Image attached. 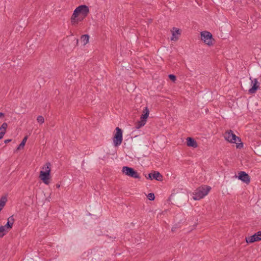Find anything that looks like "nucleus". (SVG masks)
<instances>
[{"instance_id":"4468645a","label":"nucleus","mask_w":261,"mask_h":261,"mask_svg":"<svg viewBox=\"0 0 261 261\" xmlns=\"http://www.w3.org/2000/svg\"><path fill=\"white\" fill-rule=\"evenodd\" d=\"M15 221V220L13 218V216H11L8 218V221L6 224L4 226L5 228H7L8 229H10L12 228L13 223Z\"/></svg>"},{"instance_id":"412c9836","label":"nucleus","mask_w":261,"mask_h":261,"mask_svg":"<svg viewBox=\"0 0 261 261\" xmlns=\"http://www.w3.org/2000/svg\"><path fill=\"white\" fill-rule=\"evenodd\" d=\"M37 122L40 124H42L44 122V119L42 116H38L37 118Z\"/></svg>"},{"instance_id":"f8f14e48","label":"nucleus","mask_w":261,"mask_h":261,"mask_svg":"<svg viewBox=\"0 0 261 261\" xmlns=\"http://www.w3.org/2000/svg\"><path fill=\"white\" fill-rule=\"evenodd\" d=\"M252 87L249 90L250 93H254L259 87V83L256 79L252 81Z\"/></svg>"},{"instance_id":"39448f33","label":"nucleus","mask_w":261,"mask_h":261,"mask_svg":"<svg viewBox=\"0 0 261 261\" xmlns=\"http://www.w3.org/2000/svg\"><path fill=\"white\" fill-rule=\"evenodd\" d=\"M201 39L205 44L208 46L213 45L214 43V39L213 38L212 35L207 31L201 33Z\"/></svg>"},{"instance_id":"b1692460","label":"nucleus","mask_w":261,"mask_h":261,"mask_svg":"<svg viewBox=\"0 0 261 261\" xmlns=\"http://www.w3.org/2000/svg\"><path fill=\"white\" fill-rule=\"evenodd\" d=\"M169 77L170 78V79L171 80H172V81L174 82L176 80V77L175 75H173V74H170L169 75Z\"/></svg>"},{"instance_id":"f257e3e1","label":"nucleus","mask_w":261,"mask_h":261,"mask_svg":"<svg viewBox=\"0 0 261 261\" xmlns=\"http://www.w3.org/2000/svg\"><path fill=\"white\" fill-rule=\"evenodd\" d=\"M89 12V8L85 5H82L76 7L71 17V24L72 25L78 24L87 16Z\"/></svg>"},{"instance_id":"9b49d317","label":"nucleus","mask_w":261,"mask_h":261,"mask_svg":"<svg viewBox=\"0 0 261 261\" xmlns=\"http://www.w3.org/2000/svg\"><path fill=\"white\" fill-rule=\"evenodd\" d=\"M172 36L171 38L172 41H177L178 39L179 36L180 34V31L179 29L174 28L171 31Z\"/></svg>"},{"instance_id":"aec40b11","label":"nucleus","mask_w":261,"mask_h":261,"mask_svg":"<svg viewBox=\"0 0 261 261\" xmlns=\"http://www.w3.org/2000/svg\"><path fill=\"white\" fill-rule=\"evenodd\" d=\"M5 226H1L0 227V238H2L5 234Z\"/></svg>"},{"instance_id":"f3484780","label":"nucleus","mask_w":261,"mask_h":261,"mask_svg":"<svg viewBox=\"0 0 261 261\" xmlns=\"http://www.w3.org/2000/svg\"><path fill=\"white\" fill-rule=\"evenodd\" d=\"M81 42L83 43V45H86L89 40V36L88 35H83L81 36Z\"/></svg>"},{"instance_id":"cd10ccee","label":"nucleus","mask_w":261,"mask_h":261,"mask_svg":"<svg viewBox=\"0 0 261 261\" xmlns=\"http://www.w3.org/2000/svg\"><path fill=\"white\" fill-rule=\"evenodd\" d=\"M260 148H261V146H259V147H258V148H257V151H259V150L260 149Z\"/></svg>"},{"instance_id":"dca6fc26","label":"nucleus","mask_w":261,"mask_h":261,"mask_svg":"<svg viewBox=\"0 0 261 261\" xmlns=\"http://www.w3.org/2000/svg\"><path fill=\"white\" fill-rule=\"evenodd\" d=\"M187 144L188 146L196 147V142L191 138H188L187 139Z\"/></svg>"},{"instance_id":"bb28decb","label":"nucleus","mask_w":261,"mask_h":261,"mask_svg":"<svg viewBox=\"0 0 261 261\" xmlns=\"http://www.w3.org/2000/svg\"><path fill=\"white\" fill-rule=\"evenodd\" d=\"M60 185H58V184L56 185V187H57V188H60Z\"/></svg>"},{"instance_id":"9d476101","label":"nucleus","mask_w":261,"mask_h":261,"mask_svg":"<svg viewBox=\"0 0 261 261\" xmlns=\"http://www.w3.org/2000/svg\"><path fill=\"white\" fill-rule=\"evenodd\" d=\"M115 134V146L119 145L122 141V130L119 127L116 128Z\"/></svg>"},{"instance_id":"1a4fd4ad","label":"nucleus","mask_w":261,"mask_h":261,"mask_svg":"<svg viewBox=\"0 0 261 261\" xmlns=\"http://www.w3.org/2000/svg\"><path fill=\"white\" fill-rule=\"evenodd\" d=\"M147 179L150 180L155 179L158 181L163 180V176L158 171H153L148 174V176H146Z\"/></svg>"},{"instance_id":"4be33fe9","label":"nucleus","mask_w":261,"mask_h":261,"mask_svg":"<svg viewBox=\"0 0 261 261\" xmlns=\"http://www.w3.org/2000/svg\"><path fill=\"white\" fill-rule=\"evenodd\" d=\"M147 198L149 200H153L155 198L154 194L152 193H149Z\"/></svg>"},{"instance_id":"a878e982","label":"nucleus","mask_w":261,"mask_h":261,"mask_svg":"<svg viewBox=\"0 0 261 261\" xmlns=\"http://www.w3.org/2000/svg\"><path fill=\"white\" fill-rule=\"evenodd\" d=\"M4 116V114L3 113L0 112V118Z\"/></svg>"},{"instance_id":"2eb2a0df","label":"nucleus","mask_w":261,"mask_h":261,"mask_svg":"<svg viewBox=\"0 0 261 261\" xmlns=\"http://www.w3.org/2000/svg\"><path fill=\"white\" fill-rule=\"evenodd\" d=\"M245 240L247 243H252L255 242L259 241L255 233L252 236L246 237Z\"/></svg>"},{"instance_id":"5701e85b","label":"nucleus","mask_w":261,"mask_h":261,"mask_svg":"<svg viewBox=\"0 0 261 261\" xmlns=\"http://www.w3.org/2000/svg\"><path fill=\"white\" fill-rule=\"evenodd\" d=\"M255 234L257 238H258V240H261V231L257 232L256 233H255Z\"/></svg>"},{"instance_id":"c85d7f7f","label":"nucleus","mask_w":261,"mask_h":261,"mask_svg":"<svg viewBox=\"0 0 261 261\" xmlns=\"http://www.w3.org/2000/svg\"><path fill=\"white\" fill-rule=\"evenodd\" d=\"M113 141L114 142V136L112 138Z\"/></svg>"},{"instance_id":"393cba45","label":"nucleus","mask_w":261,"mask_h":261,"mask_svg":"<svg viewBox=\"0 0 261 261\" xmlns=\"http://www.w3.org/2000/svg\"><path fill=\"white\" fill-rule=\"evenodd\" d=\"M11 141V139H7V140H5V143H9V142H10Z\"/></svg>"},{"instance_id":"0eeeda50","label":"nucleus","mask_w":261,"mask_h":261,"mask_svg":"<svg viewBox=\"0 0 261 261\" xmlns=\"http://www.w3.org/2000/svg\"><path fill=\"white\" fill-rule=\"evenodd\" d=\"M122 172L126 175L134 178H140L139 174L134 170L132 168L124 166L122 168Z\"/></svg>"},{"instance_id":"6ab92c4d","label":"nucleus","mask_w":261,"mask_h":261,"mask_svg":"<svg viewBox=\"0 0 261 261\" xmlns=\"http://www.w3.org/2000/svg\"><path fill=\"white\" fill-rule=\"evenodd\" d=\"M27 138H27V137L26 136V137H25L23 139V140H22V141H21V143L19 144V146H18V147H17V149H21V148H22L24 147V145H25V143H26V141H27Z\"/></svg>"},{"instance_id":"7ed1b4c3","label":"nucleus","mask_w":261,"mask_h":261,"mask_svg":"<svg viewBox=\"0 0 261 261\" xmlns=\"http://www.w3.org/2000/svg\"><path fill=\"white\" fill-rule=\"evenodd\" d=\"M225 140L231 143H236V147L238 149H241L243 147V144L241 142L240 138L237 137L232 130H229L226 131L224 135Z\"/></svg>"},{"instance_id":"ddd939ff","label":"nucleus","mask_w":261,"mask_h":261,"mask_svg":"<svg viewBox=\"0 0 261 261\" xmlns=\"http://www.w3.org/2000/svg\"><path fill=\"white\" fill-rule=\"evenodd\" d=\"M8 127V124L6 122L3 123L0 126V140L2 139L6 133V129Z\"/></svg>"},{"instance_id":"6e6552de","label":"nucleus","mask_w":261,"mask_h":261,"mask_svg":"<svg viewBox=\"0 0 261 261\" xmlns=\"http://www.w3.org/2000/svg\"><path fill=\"white\" fill-rule=\"evenodd\" d=\"M237 177L247 185H248L250 182L249 176L244 171L238 172Z\"/></svg>"},{"instance_id":"423d86ee","label":"nucleus","mask_w":261,"mask_h":261,"mask_svg":"<svg viewBox=\"0 0 261 261\" xmlns=\"http://www.w3.org/2000/svg\"><path fill=\"white\" fill-rule=\"evenodd\" d=\"M149 110L146 107H145L143 110V114L141 116L140 120L139 121L136 125V127L137 128H140L145 124L146 119L149 115Z\"/></svg>"},{"instance_id":"a211bd4d","label":"nucleus","mask_w":261,"mask_h":261,"mask_svg":"<svg viewBox=\"0 0 261 261\" xmlns=\"http://www.w3.org/2000/svg\"><path fill=\"white\" fill-rule=\"evenodd\" d=\"M7 201V199L6 197H2L0 199V211H1L2 208L5 205Z\"/></svg>"},{"instance_id":"20e7f679","label":"nucleus","mask_w":261,"mask_h":261,"mask_svg":"<svg viewBox=\"0 0 261 261\" xmlns=\"http://www.w3.org/2000/svg\"><path fill=\"white\" fill-rule=\"evenodd\" d=\"M211 189V187L206 185L199 187L195 191L193 194V199L195 200H199L204 198L208 194Z\"/></svg>"},{"instance_id":"f03ea898","label":"nucleus","mask_w":261,"mask_h":261,"mask_svg":"<svg viewBox=\"0 0 261 261\" xmlns=\"http://www.w3.org/2000/svg\"><path fill=\"white\" fill-rule=\"evenodd\" d=\"M51 164L44 165L40 171L39 178L45 185H49L51 179Z\"/></svg>"}]
</instances>
